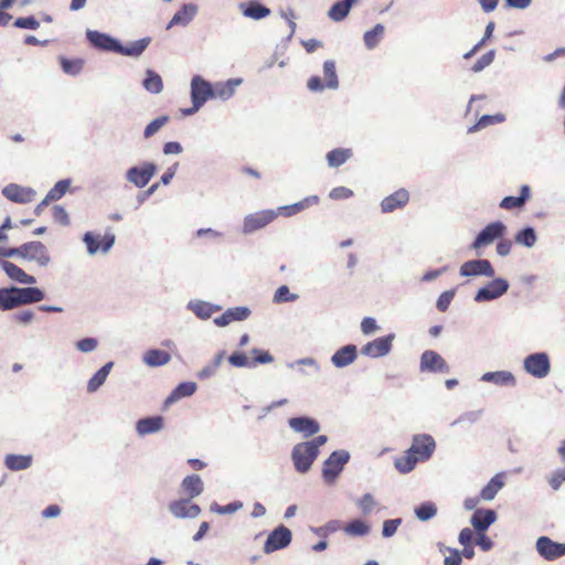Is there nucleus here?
I'll return each mask as SVG.
<instances>
[{
  "label": "nucleus",
  "mask_w": 565,
  "mask_h": 565,
  "mask_svg": "<svg viewBox=\"0 0 565 565\" xmlns=\"http://www.w3.org/2000/svg\"><path fill=\"white\" fill-rule=\"evenodd\" d=\"M273 355H228V362L235 367H256L273 362Z\"/></svg>",
  "instance_id": "aec40b11"
},
{
  "label": "nucleus",
  "mask_w": 565,
  "mask_h": 565,
  "mask_svg": "<svg viewBox=\"0 0 565 565\" xmlns=\"http://www.w3.org/2000/svg\"><path fill=\"white\" fill-rule=\"evenodd\" d=\"M535 548L539 555L546 561H555L565 556V542L558 543L548 536H540L536 540Z\"/></svg>",
  "instance_id": "0eeeda50"
},
{
  "label": "nucleus",
  "mask_w": 565,
  "mask_h": 565,
  "mask_svg": "<svg viewBox=\"0 0 565 565\" xmlns=\"http://www.w3.org/2000/svg\"><path fill=\"white\" fill-rule=\"evenodd\" d=\"M504 487L502 473H497L490 481L482 488L480 492L481 499L484 501H492L497 493Z\"/></svg>",
  "instance_id": "e433bc0d"
},
{
  "label": "nucleus",
  "mask_w": 565,
  "mask_h": 565,
  "mask_svg": "<svg viewBox=\"0 0 565 565\" xmlns=\"http://www.w3.org/2000/svg\"><path fill=\"white\" fill-rule=\"evenodd\" d=\"M70 182L67 180L58 181L44 198V203L60 200L67 191Z\"/></svg>",
  "instance_id": "8fccbe9b"
},
{
  "label": "nucleus",
  "mask_w": 565,
  "mask_h": 565,
  "mask_svg": "<svg viewBox=\"0 0 565 565\" xmlns=\"http://www.w3.org/2000/svg\"><path fill=\"white\" fill-rule=\"evenodd\" d=\"M181 487L183 491L189 495L188 499H193L199 497L203 490L204 484L199 475H191L183 479Z\"/></svg>",
  "instance_id": "473e14b6"
},
{
  "label": "nucleus",
  "mask_w": 565,
  "mask_h": 565,
  "mask_svg": "<svg viewBox=\"0 0 565 565\" xmlns=\"http://www.w3.org/2000/svg\"><path fill=\"white\" fill-rule=\"evenodd\" d=\"M343 530L349 536L361 537L370 533L371 526L361 519H353L347 523Z\"/></svg>",
  "instance_id": "79ce46f5"
},
{
  "label": "nucleus",
  "mask_w": 565,
  "mask_h": 565,
  "mask_svg": "<svg viewBox=\"0 0 565 565\" xmlns=\"http://www.w3.org/2000/svg\"><path fill=\"white\" fill-rule=\"evenodd\" d=\"M238 9L244 17L253 20H262L270 14V10L257 0L241 2Z\"/></svg>",
  "instance_id": "412c9836"
},
{
  "label": "nucleus",
  "mask_w": 565,
  "mask_h": 565,
  "mask_svg": "<svg viewBox=\"0 0 565 565\" xmlns=\"http://www.w3.org/2000/svg\"><path fill=\"white\" fill-rule=\"evenodd\" d=\"M292 540L291 531L285 525H278L267 536L264 544V552L270 554L275 551L287 547Z\"/></svg>",
  "instance_id": "39448f33"
},
{
  "label": "nucleus",
  "mask_w": 565,
  "mask_h": 565,
  "mask_svg": "<svg viewBox=\"0 0 565 565\" xmlns=\"http://www.w3.org/2000/svg\"><path fill=\"white\" fill-rule=\"evenodd\" d=\"M515 242L526 247H532L536 242V234L532 227H526L516 234Z\"/></svg>",
  "instance_id": "5fc2aeb1"
},
{
  "label": "nucleus",
  "mask_w": 565,
  "mask_h": 565,
  "mask_svg": "<svg viewBox=\"0 0 565 565\" xmlns=\"http://www.w3.org/2000/svg\"><path fill=\"white\" fill-rule=\"evenodd\" d=\"M523 365L529 374L537 379L546 377L551 371L548 355H526Z\"/></svg>",
  "instance_id": "9d476101"
},
{
  "label": "nucleus",
  "mask_w": 565,
  "mask_h": 565,
  "mask_svg": "<svg viewBox=\"0 0 565 565\" xmlns=\"http://www.w3.org/2000/svg\"><path fill=\"white\" fill-rule=\"evenodd\" d=\"M530 186L524 184L521 186V193L519 196H505L500 202V207L504 210L521 209L525 202L530 199Z\"/></svg>",
  "instance_id": "2f4dec72"
},
{
  "label": "nucleus",
  "mask_w": 565,
  "mask_h": 565,
  "mask_svg": "<svg viewBox=\"0 0 565 565\" xmlns=\"http://www.w3.org/2000/svg\"><path fill=\"white\" fill-rule=\"evenodd\" d=\"M150 39L143 38L138 41H135L130 43L129 45L122 46L119 43V49L117 50V53L127 55V56H139L149 45Z\"/></svg>",
  "instance_id": "37998d69"
},
{
  "label": "nucleus",
  "mask_w": 565,
  "mask_h": 565,
  "mask_svg": "<svg viewBox=\"0 0 565 565\" xmlns=\"http://www.w3.org/2000/svg\"><path fill=\"white\" fill-rule=\"evenodd\" d=\"M61 67L64 73L76 75L83 70L84 62L81 58L68 60L66 57L60 58Z\"/></svg>",
  "instance_id": "3c124183"
},
{
  "label": "nucleus",
  "mask_w": 565,
  "mask_h": 565,
  "mask_svg": "<svg viewBox=\"0 0 565 565\" xmlns=\"http://www.w3.org/2000/svg\"><path fill=\"white\" fill-rule=\"evenodd\" d=\"M18 257L33 262L40 267H46L51 262L47 247L39 241L24 243L19 246Z\"/></svg>",
  "instance_id": "20e7f679"
},
{
  "label": "nucleus",
  "mask_w": 565,
  "mask_h": 565,
  "mask_svg": "<svg viewBox=\"0 0 565 565\" xmlns=\"http://www.w3.org/2000/svg\"><path fill=\"white\" fill-rule=\"evenodd\" d=\"M509 284L503 278H495L480 288L475 296L477 302L493 300L507 292Z\"/></svg>",
  "instance_id": "9b49d317"
},
{
  "label": "nucleus",
  "mask_w": 565,
  "mask_h": 565,
  "mask_svg": "<svg viewBox=\"0 0 565 565\" xmlns=\"http://www.w3.org/2000/svg\"><path fill=\"white\" fill-rule=\"evenodd\" d=\"M198 390V385L195 382L186 381L179 383L170 395L166 398V406L172 405L181 398L192 396Z\"/></svg>",
  "instance_id": "a878e982"
},
{
  "label": "nucleus",
  "mask_w": 565,
  "mask_h": 565,
  "mask_svg": "<svg viewBox=\"0 0 565 565\" xmlns=\"http://www.w3.org/2000/svg\"><path fill=\"white\" fill-rule=\"evenodd\" d=\"M461 276H486L493 277L494 269L488 259L468 260L460 266Z\"/></svg>",
  "instance_id": "4468645a"
},
{
  "label": "nucleus",
  "mask_w": 565,
  "mask_h": 565,
  "mask_svg": "<svg viewBox=\"0 0 565 565\" xmlns=\"http://www.w3.org/2000/svg\"><path fill=\"white\" fill-rule=\"evenodd\" d=\"M497 520V513L492 509H478L470 519L476 532H486Z\"/></svg>",
  "instance_id": "6ab92c4d"
},
{
  "label": "nucleus",
  "mask_w": 565,
  "mask_h": 565,
  "mask_svg": "<svg viewBox=\"0 0 565 565\" xmlns=\"http://www.w3.org/2000/svg\"><path fill=\"white\" fill-rule=\"evenodd\" d=\"M87 39L95 47L105 51H111L117 53V50L119 49V42L117 40L98 31H88Z\"/></svg>",
  "instance_id": "393cba45"
},
{
  "label": "nucleus",
  "mask_w": 565,
  "mask_h": 565,
  "mask_svg": "<svg viewBox=\"0 0 565 565\" xmlns=\"http://www.w3.org/2000/svg\"><path fill=\"white\" fill-rule=\"evenodd\" d=\"M505 232V225L500 222H492L488 224L476 237L471 247L479 249L480 247L492 244L497 238L501 237Z\"/></svg>",
  "instance_id": "6e6552de"
},
{
  "label": "nucleus",
  "mask_w": 565,
  "mask_h": 565,
  "mask_svg": "<svg viewBox=\"0 0 565 565\" xmlns=\"http://www.w3.org/2000/svg\"><path fill=\"white\" fill-rule=\"evenodd\" d=\"M323 75L326 81V87H338L339 81L335 72V63L333 61H326L323 63Z\"/></svg>",
  "instance_id": "09e8293b"
},
{
  "label": "nucleus",
  "mask_w": 565,
  "mask_h": 565,
  "mask_svg": "<svg viewBox=\"0 0 565 565\" xmlns=\"http://www.w3.org/2000/svg\"><path fill=\"white\" fill-rule=\"evenodd\" d=\"M223 356L224 355H215V358L209 365L204 366L201 371H199V379L206 380L212 377L215 374V370L221 364Z\"/></svg>",
  "instance_id": "052dcab7"
},
{
  "label": "nucleus",
  "mask_w": 565,
  "mask_h": 565,
  "mask_svg": "<svg viewBox=\"0 0 565 565\" xmlns=\"http://www.w3.org/2000/svg\"><path fill=\"white\" fill-rule=\"evenodd\" d=\"M143 87L152 94L160 93L163 88L161 76L153 71H147Z\"/></svg>",
  "instance_id": "49530a36"
},
{
  "label": "nucleus",
  "mask_w": 565,
  "mask_h": 565,
  "mask_svg": "<svg viewBox=\"0 0 565 565\" xmlns=\"http://www.w3.org/2000/svg\"><path fill=\"white\" fill-rule=\"evenodd\" d=\"M239 84L241 79H228L227 82L216 83L212 86L213 98H220L222 100L231 98Z\"/></svg>",
  "instance_id": "72a5a7b5"
},
{
  "label": "nucleus",
  "mask_w": 565,
  "mask_h": 565,
  "mask_svg": "<svg viewBox=\"0 0 565 565\" xmlns=\"http://www.w3.org/2000/svg\"><path fill=\"white\" fill-rule=\"evenodd\" d=\"M15 291L19 306L40 302L45 297L44 292L36 287H15Z\"/></svg>",
  "instance_id": "cd10ccee"
},
{
  "label": "nucleus",
  "mask_w": 565,
  "mask_h": 565,
  "mask_svg": "<svg viewBox=\"0 0 565 565\" xmlns=\"http://www.w3.org/2000/svg\"><path fill=\"white\" fill-rule=\"evenodd\" d=\"M420 370L423 372L445 373L448 371V366L441 355H422Z\"/></svg>",
  "instance_id": "c85d7f7f"
},
{
  "label": "nucleus",
  "mask_w": 565,
  "mask_h": 565,
  "mask_svg": "<svg viewBox=\"0 0 565 565\" xmlns=\"http://www.w3.org/2000/svg\"><path fill=\"white\" fill-rule=\"evenodd\" d=\"M481 381L501 387H514L516 385V380L510 371L487 372L481 376Z\"/></svg>",
  "instance_id": "5701e85b"
},
{
  "label": "nucleus",
  "mask_w": 565,
  "mask_h": 565,
  "mask_svg": "<svg viewBox=\"0 0 565 565\" xmlns=\"http://www.w3.org/2000/svg\"><path fill=\"white\" fill-rule=\"evenodd\" d=\"M409 201V193L406 189H398L394 193L384 198L381 202L383 213H392L403 209Z\"/></svg>",
  "instance_id": "f3484780"
},
{
  "label": "nucleus",
  "mask_w": 565,
  "mask_h": 565,
  "mask_svg": "<svg viewBox=\"0 0 565 565\" xmlns=\"http://www.w3.org/2000/svg\"><path fill=\"white\" fill-rule=\"evenodd\" d=\"M358 0L338 1L329 9L328 17L332 21H342L349 14L351 7Z\"/></svg>",
  "instance_id": "58836bf2"
},
{
  "label": "nucleus",
  "mask_w": 565,
  "mask_h": 565,
  "mask_svg": "<svg viewBox=\"0 0 565 565\" xmlns=\"http://www.w3.org/2000/svg\"><path fill=\"white\" fill-rule=\"evenodd\" d=\"M290 456L295 469L299 473H306L311 469L312 463L319 456V450H316L312 445L302 441L294 446Z\"/></svg>",
  "instance_id": "7ed1b4c3"
},
{
  "label": "nucleus",
  "mask_w": 565,
  "mask_h": 565,
  "mask_svg": "<svg viewBox=\"0 0 565 565\" xmlns=\"http://www.w3.org/2000/svg\"><path fill=\"white\" fill-rule=\"evenodd\" d=\"M494 30V22H489L484 30L483 38L469 51L467 52L463 57L466 60L472 57L483 45L484 43L492 36Z\"/></svg>",
  "instance_id": "6e6d98bb"
},
{
  "label": "nucleus",
  "mask_w": 565,
  "mask_h": 565,
  "mask_svg": "<svg viewBox=\"0 0 565 565\" xmlns=\"http://www.w3.org/2000/svg\"><path fill=\"white\" fill-rule=\"evenodd\" d=\"M114 366V362H107L99 370H97L94 375L89 379L87 383V392L95 393L99 390V387L105 383L107 376L109 375L111 369Z\"/></svg>",
  "instance_id": "7c9ffc66"
},
{
  "label": "nucleus",
  "mask_w": 565,
  "mask_h": 565,
  "mask_svg": "<svg viewBox=\"0 0 565 565\" xmlns=\"http://www.w3.org/2000/svg\"><path fill=\"white\" fill-rule=\"evenodd\" d=\"M401 524H402L401 518L385 520L383 522L382 536L385 539L392 537L396 533V531Z\"/></svg>",
  "instance_id": "680f3d73"
},
{
  "label": "nucleus",
  "mask_w": 565,
  "mask_h": 565,
  "mask_svg": "<svg viewBox=\"0 0 565 565\" xmlns=\"http://www.w3.org/2000/svg\"><path fill=\"white\" fill-rule=\"evenodd\" d=\"M418 461L420 460L407 449L404 456L394 460V467L398 472L405 475L413 471Z\"/></svg>",
  "instance_id": "a19ab883"
},
{
  "label": "nucleus",
  "mask_w": 565,
  "mask_h": 565,
  "mask_svg": "<svg viewBox=\"0 0 565 565\" xmlns=\"http://www.w3.org/2000/svg\"><path fill=\"white\" fill-rule=\"evenodd\" d=\"M455 297V290H447V291H444L438 300H437V303H436V307L439 311L441 312H445L447 311V309L449 308L452 299Z\"/></svg>",
  "instance_id": "338daca9"
},
{
  "label": "nucleus",
  "mask_w": 565,
  "mask_h": 565,
  "mask_svg": "<svg viewBox=\"0 0 565 565\" xmlns=\"http://www.w3.org/2000/svg\"><path fill=\"white\" fill-rule=\"evenodd\" d=\"M191 98L192 107L182 110L184 116L194 114L207 99L213 98L212 85L201 76H194L191 81Z\"/></svg>",
  "instance_id": "f03ea898"
},
{
  "label": "nucleus",
  "mask_w": 565,
  "mask_h": 565,
  "mask_svg": "<svg viewBox=\"0 0 565 565\" xmlns=\"http://www.w3.org/2000/svg\"><path fill=\"white\" fill-rule=\"evenodd\" d=\"M436 449L435 439L428 434L414 435L408 450L420 461L428 460Z\"/></svg>",
  "instance_id": "423d86ee"
},
{
  "label": "nucleus",
  "mask_w": 565,
  "mask_h": 565,
  "mask_svg": "<svg viewBox=\"0 0 565 565\" xmlns=\"http://www.w3.org/2000/svg\"><path fill=\"white\" fill-rule=\"evenodd\" d=\"M351 196H353V191L347 186L333 188L329 193L331 200H347Z\"/></svg>",
  "instance_id": "774afa93"
},
{
  "label": "nucleus",
  "mask_w": 565,
  "mask_h": 565,
  "mask_svg": "<svg viewBox=\"0 0 565 565\" xmlns=\"http://www.w3.org/2000/svg\"><path fill=\"white\" fill-rule=\"evenodd\" d=\"M414 513L419 521L427 522L437 514V505L431 501H425L414 509Z\"/></svg>",
  "instance_id": "a18cd8bd"
},
{
  "label": "nucleus",
  "mask_w": 565,
  "mask_h": 565,
  "mask_svg": "<svg viewBox=\"0 0 565 565\" xmlns=\"http://www.w3.org/2000/svg\"><path fill=\"white\" fill-rule=\"evenodd\" d=\"M356 505L364 515H367L375 508L376 501L371 493H365L356 501Z\"/></svg>",
  "instance_id": "13d9d810"
},
{
  "label": "nucleus",
  "mask_w": 565,
  "mask_h": 565,
  "mask_svg": "<svg viewBox=\"0 0 565 565\" xmlns=\"http://www.w3.org/2000/svg\"><path fill=\"white\" fill-rule=\"evenodd\" d=\"M156 173V166L146 163L142 167L130 168L127 172V179L138 188H143Z\"/></svg>",
  "instance_id": "a211bd4d"
},
{
  "label": "nucleus",
  "mask_w": 565,
  "mask_h": 565,
  "mask_svg": "<svg viewBox=\"0 0 565 565\" xmlns=\"http://www.w3.org/2000/svg\"><path fill=\"white\" fill-rule=\"evenodd\" d=\"M297 298H298V296L295 294H291L289 288L285 285L280 286L274 295V301L278 302V303L295 301Z\"/></svg>",
  "instance_id": "0e129e2a"
},
{
  "label": "nucleus",
  "mask_w": 565,
  "mask_h": 565,
  "mask_svg": "<svg viewBox=\"0 0 565 565\" xmlns=\"http://www.w3.org/2000/svg\"><path fill=\"white\" fill-rule=\"evenodd\" d=\"M319 198L317 195L308 196L303 199L300 202H297L291 205H285L278 209L277 213L281 214L286 217L292 216L305 209L309 207L310 205L318 204Z\"/></svg>",
  "instance_id": "c9c22d12"
},
{
  "label": "nucleus",
  "mask_w": 565,
  "mask_h": 565,
  "mask_svg": "<svg viewBox=\"0 0 565 565\" xmlns=\"http://www.w3.org/2000/svg\"><path fill=\"white\" fill-rule=\"evenodd\" d=\"M277 216L278 213L273 210H265L249 214L244 218V233L258 231L271 223Z\"/></svg>",
  "instance_id": "1a4fd4ad"
},
{
  "label": "nucleus",
  "mask_w": 565,
  "mask_h": 565,
  "mask_svg": "<svg viewBox=\"0 0 565 565\" xmlns=\"http://www.w3.org/2000/svg\"><path fill=\"white\" fill-rule=\"evenodd\" d=\"M84 242L87 246V250L89 254L94 255L98 250L103 253L108 252L115 243V235L107 233L104 236L94 235L92 233H86L84 235Z\"/></svg>",
  "instance_id": "2eb2a0df"
},
{
  "label": "nucleus",
  "mask_w": 565,
  "mask_h": 565,
  "mask_svg": "<svg viewBox=\"0 0 565 565\" xmlns=\"http://www.w3.org/2000/svg\"><path fill=\"white\" fill-rule=\"evenodd\" d=\"M162 427L163 418L161 416L145 417L136 423V430L140 436L158 433Z\"/></svg>",
  "instance_id": "bb28decb"
},
{
  "label": "nucleus",
  "mask_w": 565,
  "mask_h": 565,
  "mask_svg": "<svg viewBox=\"0 0 565 565\" xmlns=\"http://www.w3.org/2000/svg\"><path fill=\"white\" fill-rule=\"evenodd\" d=\"M32 460L31 455L9 454L4 457V465L11 471H20L30 468Z\"/></svg>",
  "instance_id": "c756f323"
},
{
  "label": "nucleus",
  "mask_w": 565,
  "mask_h": 565,
  "mask_svg": "<svg viewBox=\"0 0 565 565\" xmlns=\"http://www.w3.org/2000/svg\"><path fill=\"white\" fill-rule=\"evenodd\" d=\"M19 307L15 287L0 289V309L11 310Z\"/></svg>",
  "instance_id": "c03bdc74"
},
{
  "label": "nucleus",
  "mask_w": 565,
  "mask_h": 565,
  "mask_svg": "<svg viewBox=\"0 0 565 565\" xmlns=\"http://www.w3.org/2000/svg\"><path fill=\"white\" fill-rule=\"evenodd\" d=\"M353 156L351 148H337L327 153V162L332 168L345 163Z\"/></svg>",
  "instance_id": "ea45409f"
},
{
  "label": "nucleus",
  "mask_w": 565,
  "mask_h": 565,
  "mask_svg": "<svg viewBox=\"0 0 565 565\" xmlns=\"http://www.w3.org/2000/svg\"><path fill=\"white\" fill-rule=\"evenodd\" d=\"M250 315V310L246 307H235L227 309L223 315L214 319V323L218 327H225L233 321H243Z\"/></svg>",
  "instance_id": "b1692460"
},
{
  "label": "nucleus",
  "mask_w": 565,
  "mask_h": 565,
  "mask_svg": "<svg viewBox=\"0 0 565 565\" xmlns=\"http://www.w3.org/2000/svg\"><path fill=\"white\" fill-rule=\"evenodd\" d=\"M288 425L295 433L302 434L303 438H309L321 429L318 420L309 416L291 417L288 419Z\"/></svg>",
  "instance_id": "ddd939ff"
},
{
  "label": "nucleus",
  "mask_w": 565,
  "mask_h": 565,
  "mask_svg": "<svg viewBox=\"0 0 565 565\" xmlns=\"http://www.w3.org/2000/svg\"><path fill=\"white\" fill-rule=\"evenodd\" d=\"M2 194L10 201L15 203H29L35 198V191L31 188L21 186L19 184H8L2 189Z\"/></svg>",
  "instance_id": "dca6fc26"
},
{
  "label": "nucleus",
  "mask_w": 565,
  "mask_h": 565,
  "mask_svg": "<svg viewBox=\"0 0 565 565\" xmlns=\"http://www.w3.org/2000/svg\"><path fill=\"white\" fill-rule=\"evenodd\" d=\"M190 499H179L169 503L170 513L177 519H195L201 513V508L196 503H191Z\"/></svg>",
  "instance_id": "f8f14e48"
},
{
  "label": "nucleus",
  "mask_w": 565,
  "mask_h": 565,
  "mask_svg": "<svg viewBox=\"0 0 565 565\" xmlns=\"http://www.w3.org/2000/svg\"><path fill=\"white\" fill-rule=\"evenodd\" d=\"M242 508H243L242 501H234L226 505H220L216 502H213L210 505V511L213 513H217V514H232V513L237 512Z\"/></svg>",
  "instance_id": "864d4df0"
},
{
  "label": "nucleus",
  "mask_w": 565,
  "mask_h": 565,
  "mask_svg": "<svg viewBox=\"0 0 565 565\" xmlns=\"http://www.w3.org/2000/svg\"><path fill=\"white\" fill-rule=\"evenodd\" d=\"M196 12L198 7L195 4H183L181 9L178 10L173 18L171 19L169 28L178 24L186 25L194 18Z\"/></svg>",
  "instance_id": "4c0bfd02"
},
{
  "label": "nucleus",
  "mask_w": 565,
  "mask_h": 565,
  "mask_svg": "<svg viewBox=\"0 0 565 565\" xmlns=\"http://www.w3.org/2000/svg\"><path fill=\"white\" fill-rule=\"evenodd\" d=\"M494 55H495V53L493 50L487 52L486 54H483L481 57H479L477 60V62L472 65L471 71L473 73L481 72L483 68H486L493 62Z\"/></svg>",
  "instance_id": "e2e57ef3"
},
{
  "label": "nucleus",
  "mask_w": 565,
  "mask_h": 565,
  "mask_svg": "<svg viewBox=\"0 0 565 565\" xmlns=\"http://www.w3.org/2000/svg\"><path fill=\"white\" fill-rule=\"evenodd\" d=\"M0 266L13 281L25 285H32L36 281L35 277L26 274L21 267L9 260H1Z\"/></svg>",
  "instance_id": "4be33fe9"
},
{
  "label": "nucleus",
  "mask_w": 565,
  "mask_h": 565,
  "mask_svg": "<svg viewBox=\"0 0 565 565\" xmlns=\"http://www.w3.org/2000/svg\"><path fill=\"white\" fill-rule=\"evenodd\" d=\"M169 121L168 116H161L156 119H153L150 124L147 125L145 128V138H150L153 136L157 131H159L167 122Z\"/></svg>",
  "instance_id": "bf43d9fd"
},
{
  "label": "nucleus",
  "mask_w": 565,
  "mask_h": 565,
  "mask_svg": "<svg viewBox=\"0 0 565 565\" xmlns=\"http://www.w3.org/2000/svg\"><path fill=\"white\" fill-rule=\"evenodd\" d=\"M503 120H504V117L502 115H494V116L484 115L481 118H479V120L473 126L469 127L468 132H470V134L476 132L482 128H486V127L497 124V122H501Z\"/></svg>",
  "instance_id": "603ef678"
},
{
  "label": "nucleus",
  "mask_w": 565,
  "mask_h": 565,
  "mask_svg": "<svg viewBox=\"0 0 565 565\" xmlns=\"http://www.w3.org/2000/svg\"><path fill=\"white\" fill-rule=\"evenodd\" d=\"M13 25L19 29L36 30L40 26V22L31 15L15 19Z\"/></svg>",
  "instance_id": "69168bd1"
},
{
  "label": "nucleus",
  "mask_w": 565,
  "mask_h": 565,
  "mask_svg": "<svg viewBox=\"0 0 565 565\" xmlns=\"http://www.w3.org/2000/svg\"><path fill=\"white\" fill-rule=\"evenodd\" d=\"M394 338V334L377 338L374 341L369 342L363 348L362 353H388L392 349Z\"/></svg>",
  "instance_id": "f704fd0d"
},
{
  "label": "nucleus",
  "mask_w": 565,
  "mask_h": 565,
  "mask_svg": "<svg viewBox=\"0 0 565 565\" xmlns=\"http://www.w3.org/2000/svg\"><path fill=\"white\" fill-rule=\"evenodd\" d=\"M350 458L351 456L348 450L340 449L332 451L323 462L321 472L324 482L328 484L334 483Z\"/></svg>",
  "instance_id": "f257e3e1"
},
{
  "label": "nucleus",
  "mask_w": 565,
  "mask_h": 565,
  "mask_svg": "<svg viewBox=\"0 0 565 565\" xmlns=\"http://www.w3.org/2000/svg\"><path fill=\"white\" fill-rule=\"evenodd\" d=\"M384 26L382 24H376L372 30L366 31L364 33L363 40L367 49H374L381 41L384 34Z\"/></svg>",
  "instance_id": "de8ad7c7"
},
{
  "label": "nucleus",
  "mask_w": 565,
  "mask_h": 565,
  "mask_svg": "<svg viewBox=\"0 0 565 565\" xmlns=\"http://www.w3.org/2000/svg\"><path fill=\"white\" fill-rule=\"evenodd\" d=\"M220 308H215L213 307L212 305L207 303V302H204V301H199L196 303H194L192 306V310L193 312L199 317V318H202V319H207L210 318L215 310H218Z\"/></svg>",
  "instance_id": "4d7b16f0"
}]
</instances>
